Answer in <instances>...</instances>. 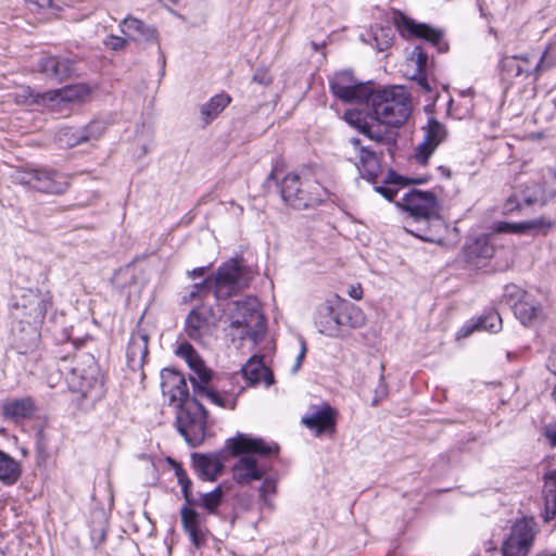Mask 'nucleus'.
<instances>
[{"mask_svg": "<svg viewBox=\"0 0 556 556\" xmlns=\"http://www.w3.org/2000/svg\"><path fill=\"white\" fill-rule=\"evenodd\" d=\"M278 187L285 204L299 211L315 208L329 197L328 190L309 166L287 173L278 182Z\"/></svg>", "mask_w": 556, "mask_h": 556, "instance_id": "obj_1", "label": "nucleus"}, {"mask_svg": "<svg viewBox=\"0 0 556 556\" xmlns=\"http://www.w3.org/2000/svg\"><path fill=\"white\" fill-rule=\"evenodd\" d=\"M231 456H242L232 468L233 479L239 484H249L263 479L266 470L258 466L254 455L262 457L278 456L279 446L269 444L262 438H251L242 433L227 440Z\"/></svg>", "mask_w": 556, "mask_h": 556, "instance_id": "obj_2", "label": "nucleus"}, {"mask_svg": "<svg viewBox=\"0 0 556 556\" xmlns=\"http://www.w3.org/2000/svg\"><path fill=\"white\" fill-rule=\"evenodd\" d=\"M408 217L412 224H422L424 227H405L406 231L422 241L433 242L435 240L432 235L430 223L439 219V201L434 192L412 189L404 194L401 202L396 203Z\"/></svg>", "mask_w": 556, "mask_h": 556, "instance_id": "obj_3", "label": "nucleus"}, {"mask_svg": "<svg viewBox=\"0 0 556 556\" xmlns=\"http://www.w3.org/2000/svg\"><path fill=\"white\" fill-rule=\"evenodd\" d=\"M54 296L48 287L17 288L11 296L10 312L14 319L28 326H41L53 307Z\"/></svg>", "mask_w": 556, "mask_h": 556, "instance_id": "obj_4", "label": "nucleus"}, {"mask_svg": "<svg viewBox=\"0 0 556 556\" xmlns=\"http://www.w3.org/2000/svg\"><path fill=\"white\" fill-rule=\"evenodd\" d=\"M255 271L243 256L238 255L223 262L212 277V293L217 301H226L248 289Z\"/></svg>", "mask_w": 556, "mask_h": 556, "instance_id": "obj_5", "label": "nucleus"}, {"mask_svg": "<svg viewBox=\"0 0 556 556\" xmlns=\"http://www.w3.org/2000/svg\"><path fill=\"white\" fill-rule=\"evenodd\" d=\"M369 101L376 117L387 126L400 127L412 112L410 96L402 86L372 90Z\"/></svg>", "mask_w": 556, "mask_h": 556, "instance_id": "obj_6", "label": "nucleus"}, {"mask_svg": "<svg viewBox=\"0 0 556 556\" xmlns=\"http://www.w3.org/2000/svg\"><path fill=\"white\" fill-rule=\"evenodd\" d=\"M168 464L175 471L177 482L181 486V493L185 498V504L180 508L182 529L188 534L191 544L199 549L205 545L208 530L204 527L205 519L193 508L195 500L192 495V481L181 463L168 458Z\"/></svg>", "mask_w": 556, "mask_h": 556, "instance_id": "obj_7", "label": "nucleus"}, {"mask_svg": "<svg viewBox=\"0 0 556 556\" xmlns=\"http://www.w3.org/2000/svg\"><path fill=\"white\" fill-rule=\"evenodd\" d=\"M230 312V326L241 329L240 339L260 341L266 331V319L262 313L258 299L253 295L235 301Z\"/></svg>", "mask_w": 556, "mask_h": 556, "instance_id": "obj_8", "label": "nucleus"}, {"mask_svg": "<svg viewBox=\"0 0 556 556\" xmlns=\"http://www.w3.org/2000/svg\"><path fill=\"white\" fill-rule=\"evenodd\" d=\"M17 182L40 193L62 195L71 186V176L51 167L25 168L18 172Z\"/></svg>", "mask_w": 556, "mask_h": 556, "instance_id": "obj_9", "label": "nucleus"}, {"mask_svg": "<svg viewBox=\"0 0 556 556\" xmlns=\"http://www.w3.org/2000/svg\"><path fill=\"white\" fill-rule=\"evenodd\" d=\"M391 22L403 39H421L434 47L440 53L448 51V42L444 39L442 29L426 23H419L400 10L392 11Z\"/></svg>", "mask_w": 556, "mask_h": 556, "instance_id": "obj_10", "label": "nucleus"}, {"mask_svg": "<svg viewBox=\"0 0 556 556\" xmlns=\"http://www.w3.org/2000/svg\"><path fill=\"white\" fill-rule=\"evenodd\" d=\"M177 408L176 424L179 433L190 446H199L205 439L207 412L195 399Z\"/></svg>", "mask_w": 556, "mask_h": 556, "instance_id": "obj_11", "label": "nucleus"}, {"mask_svg": "<svg viewBox=\"0 0 556 556\" xmlns=\"http://www.w3.org/2000/svg\"><path fill=\"white\" fill-rule=\"evenodd\" d=\"M329 89L334 98L351 104L369 102L374 90L370 83L358 81L350 71L336 73L329 80Z\"/></svg>", "mask_w": 556, "mask_h": 556, "instance_id": "obj_12", "label": "nucleus"}, {"mask_svg": "<svg viewBox=\"0 0 556 556\" xmlns=\"http://www.w3.org/2000/svg\"><path fill=\"white\" fill-rule=\"evenodd\" d=\"M90 96L91 88L87 84L80 83L36 94L27 87L23 89L22 93L17 94L16 101L23 104H45L58 100L70 103H84Z\"/></svg>", "mask_w": 556, "mask_h": 556, "instance_id": "obj_13", "label": "nucleus"}, {"mask_svg": "<svg viewBox=\"0 0 556 556\" xmlns=\"http://www.w3.org/2000/svg\"><path fill=\"white\" fill-rule=\"evenodd\" d=\"M503 299L514 315L525 326H531L543 319V307L529 292L516 285L506 286Z\"/></svg>", "mask_w": 556, "mask_h": 556, "instance_id": "obj_14", "label": "nucleus"}, {"mask_svg": "<svg viewBox=\"0 0 556 556\" xmlns=\"http://www.w3.org/2000/svg\"><path fill=\"white\" fill-rule=\"evenodd\" d=\"M534 526L532 518L516 520L509 536L503 543V556H528L535 536Z\"/></svg>", "mask_w": 556, "mask_h": 556, "instance_id": "obj_15", "label": "nucleus"}, {"mask_svg": "<svg viewBox=\"0 0 556 556\" xmlns=\"http://www.w3.org/2000/svg\"><path fill=\"white\" fill-rule=\"evenodd\" d=\"M215 327V313L210 304L201 303L193 307L185 321V331L189 339L201 342Z\"/></svg>", "mask_w": 556, "mask_h": 556, "instance_id": "obj_16", "label": "nucleus"}, {"mask_svg": "<svg viewBox=\"0 0 556 556\" xmlns=\"http://www.w3.org/2000/svg\"><path fill=\"white\" fill-rule=\"evenodd\" d=\"M339 413L330 404L324 403L321 406H312L305 414L301 422L316 435H333L337 430Z\"/></svg>", "mask_w": 556, "mask_h": 556, "instance_id": "obj_17", "label": "nucleus"}, {"mask_svg": "<svg viewBox=\"0 0 556 556\" xmlns=\"http://www.w3.org/2000/svg\"><path fill=\"white\" fill-rule=\"evenodd\" d=\"M354 154L356 165L362 178L369 182L376 184L381 172V163L378 154L369 146L363 144L362 140L356 137L349 139Z\"/></svg>", "mask_w": 556, "mask_h": 556, "instance_id": "obj_18", "label": "nucleus"}, {"mask_svg": "<svg viewBox=\"0 0 556 556\" xmlns=\"http://www.w3.org/2000/svg\"><path fill=\"white\" fill-rule=\"evenodd\" d=\"M498 68L502 78L506 81L529 76H534L538 79L542 75L538 62L533 63L528 54L504 55L500 61Z\"/></svg>", "mask_w": 556, "mask_h": 556, "instance_id": "obj_19", "label": "nucleus"}, {"mask_svg": "<svg viewBox=\"0 0 556 556\" xmlns=\"http://www.w3.org/2000/svg\"><path fill=\"white\" fill-rule=\"evenodd\" d=\"M161 379L163 395L168 397L170 405L178 407L190 401L184 374L174 368H164L161 371Z\"/></svg>", "mask_w": 556, "mask_h": 556, "instance_id": "obj_20", "label": "nucleus"}, {"mask_svg": "<svg viewBox=\"0 0 556 556\" xmlns=\"http://www.w3.org/2000/svg\"><path fill=\"white\" fill-rule=\"evenodd\" d=\"M227 455L225 451L210 454H192V466L203 481H215L222 473Z\"/></svg>", "mask_w": 556, "mask_h": 556, "instance_id": "obj_21", "label": "nucleus"}, {"mask_svg": "<svg viewBox=\"0 0 556 556\" xmlns=\"http://www.w3.org/2000/svg\"><path fill=\"white\" fill-rule=\"evenodd\" d=\"M149 356V336L142 329L131 332L126 349V363L130 370H142Z\"/></svg>", "mask_w": 556, "mask_h": 556, "instance_id": "obj_22", "label": "nucleus"}, {"mask_svg": "<svg viewBox=\"0 0 556 556\" xmlns=\"http://www.w3.org/2000/svg\"><path fill=\"white\" fill-rule=\"evenodd\" d=\"M495 253V247L492 238L488 235H481L466 243L464 247V260L472 267H482L490 261Z\"/></svg>", "mask_w": 556, "mask_h": 556, "instance_id": "obj_23", "label": "nucleus"}, {"mask_svg": "<svg viewBox=\"0 0 556 556\" xmlns=\"http://www.w3.org/2000/svg\"><path fill=\"white\" fill-rule=\"evenodd\" d=\"M445 134V127L440 122L435 118L428 121L427 127L425 128L424 141L419 143L415 153L418 163L422 165L428 163L429 157L443 141Z\"/></svg>", "mask_w": 556, "mask_h": 556, "instance_id": "obj_24", "label": "nucleus"}, {"mask_svg": "<svg viewBox=\"0 0 556 556\" xmlns=\"http://www.w3.org/2000/svg\"><path fill=\"white\" fill-rule=\"evenodd\" d=\"M36 413L37 405L31 396L7 400L1 405L2 417L16 425L33 419Z\"/></svg>", "mask_w": 556, "mask_h": 556, "instance_id": "obj_25", "label": "nucleus"}, {"mask_svg": "<svg viewBox=\"0 0 556 556\" xmlns=\"http://www.w3.org/2000/svg\"><path fill=\"white\" fill-rule=\"evenodd\" d=\"M74 379L70 384L73 392L78 393L80 399L93 404L101 400L104 395V386L101 379L92 374H84L76 376L73 371Z\"/></svg>", "mask_w": 556, "mask_h": 556, "instance_id": "obj_26", "label": "nucleus"}, {"mask_svg": "<svg viewBox=\"0 0 556 556\" xmlns=\"http://www.w3.org/2000/svg\"><path fill=\"white\" fill-rule=\"evenodd\" d=\"M334 300L336 318L339 331L340 327L357 329L365 325L366 316L361 307L339 296L338 294L334 295Z\"/></svg>", "mask_w": 556, "mask_h": 556, "instance_id": "obj_27", "label": "nucleus"}, {"mask_svg": "<svg viewBox=\"0 0 556 556\" xmlns=\"http://www.w3.org/2000/svg\"><path fill=\"white\" fill-rule=\"evenodd\" d=\"M38 66L41 73L59 81L70 78L75 71V62L73 60L55 55L41 58Z\"/></svg>", "mask_w": 556, "mask_h": 556, "instance_id": "obj_28", "label": "nucleus"}, {"mask_svg": "<svg viewBox=\"0 0 556 556\" xmlns=\"http://www.w3.org/2000/svg\"><path fill=\"white\" fill-rule=\"evenodd\" d=\"M99 124L91 122L81 128L66 127L60 131V141L65 146L73 148L100 137Z\"/></svg>", "mask_w": 556, "mask_h": 556, "instance_id": "obj_29", "label": "nucleus"}, {"mask_svg": "<svg viewBox=\"0 0 556 556\" xmlns=\"http://www.w3.org/2000/svg\"><path fill=\"white\" fill-rule=\"evenodd\" d=\"M427 181V177L407 179L391 169L384 178L383 185L376 186L375 190L388 201H393L399 192L400 187H404L409 184L421 185L426 184Z\"/></svg>", "mask_w": 556, "mask_h": 556, "instance_id": "obj_30", "label": "nucleus"}, {"mask_svg": "<svg viewBox=\"0 0 556 556\" xmlns=\"http://www.w3.org/2000/svg\"><path fill=\"white\" fill-rule=\"evenodd\" d=\"M243 377L249 381L250 386L264 382L266 387L275 382L273 371L265 366L263 358L252 356L242 367Z\"/></svg>", "mask_w": 556, "mask_h": 556, "instance_id": "obj_31", "label": "nucleus"}, {"mask_svg": "<svg viewBox=\"0 0 556 556\" xmlns=\"http://www.w3.org/2000/svg\"><path fill=\"white\" fill-rule=\"evenodd\" d=\"M503 323L500 314L495 309L485 311L478 319L466 324L460 332L463 336H469L475 331L485 330L491 333H497L502 330Z\"/></svg>", "mask_w": 556, "mask_h": 556, "instance_id": "obj_32", "label": "nucleus"}, {"mask_svg": "<svg viewBox=\"0 0 556 556\" xmlns=\"http://www.w3.org/2000/svg\"><path fill=\"white\" fill-rule=\"evenodd\" d=\"M544 514L543 519L549 522L556 517V468L543 475Z\"/></svg>", "mask_w": 556, "mask_h": 556, "instance_id": "obj_33", "label": "nucleus"}, {"mask_svg": "<svg viewBox=\"0 0 556 556\" xmlns=\"http://www.w3.org/2000/svg\"><path fill=\"white\" fill-rule=\"evenodd\" d=\"M315 324L318 327L319 332L323 334L328 337H339L336 318V304L332 305L330 302H327L323 305L315 317Z\"/></svg>", "mask_w": 556, "mask_h": 556, "instance_id": "obj_34", "label": "nucleus"}, {"mask_svg": "<svg viewBox=\"0 0 556 556\" xmlns=\"http://www.w3.org/2000/svg\"><path fill=\"white\" fill-rule=\"evenodd\" d=\"M231 97L226 92H220L212 97L201 109V118L204 125L214 121L230 103Z\"/></svg>", "mask_w": 556, "mask_h": 556, "instance_id": "obj_35", "label": "nucleus"}, {"mask_svg": "<svg viewBox=\"0 0 556 556\" xmlns=\"http://www.w3.org/2000/svg\"><path fill=\"white\" fill-rule=\"evenodd\" d=\"M176 353L187 361L188 365L199 375L202 382L207 383L211 380V374L206 370L203 362L190 343L184 342L179 344Z\"/></svg>", "mask_w": 556, "mask_h": 556, "instance_id": "obj_36", "label": "nucleus"}, {"mask_svg": "<svg viewBox=\"0 0 556 556\" xmlns=\"http://www.w3.org/2000/svg\"><path fill=\"white\" fill-rule=\"evenodd\" d=\"M20 477V464L13 457L0 451V481L5 485H13Z\"/></svg>", "mask_w": 556, "mask_h": 556, "instance_id": "obj_37", "label": "nucleus"}, {"mask_svg": "<svg viewBox=\"0 0 556 556\" xmlns=\"http://www.w3.org/2000/svg\"><path fill=\"white\" fill-rule=\"evenodd\" d=\"M223 496V488L217 485L213 491L202 494L200 496V501H195L194 505H200L207 511V514L215 515L222 504Z\"/></svg>", "mask_w": 556, "mask_h": 556, "instance_id": "obj_38", "label": "nucleus"}, {"mask_svg": "<svg viewBox=\"0 0 556 556\" xmlns=\"http://www.w3.org/2000/svg\"><path fill=\"white\" fill-rule=\"evenodd\" d=\"M384 125L386 123H382L372 114L370 115L368 124L362 135L377 143H384L388 137V130Z\"/></svg>", "mask_w": 556, "mask_h": 556, "instance_id": "obj_39", "label": "nucleus"}, {"mask_svg": "<svg viewBox=\"0 0 556 556\" xmlns=\"http://www.w3.org/2000/svg\"><path fill=\"white\" fill-rule=\"evenodd\" d=\"M523 226L525 233L534 231L535 233L547 236L555 228V222L545 216H541L531 220H525Z\"/></svg>", "mask_w": 556, "mask_h": 556, "instance_id": "obj_40", "label": "nucleus"}, {"mask_svg": "<svg viewBox=\"0 0 556 556\" xmlns=\"http://www.w3.org/2000/svg\"><path fill=\"white\" fill-rule=\"evenodd\" d=\"M212 291V277L207 276L201 282L193 283L190 287L188 295L184 298L185 303H190L195 300H203Z\"/></svg>", "mask_w": 556, "mask_h": 556, "instance_id": "obj_41", "label": "nucleus"}, {"mask_svg": "<svg viewBox=\"0 0 556 556\" xmlns=\"http://www.w3.org/2000/svg\"><path fill=\"white\" fill-rule=\"evenodd\" d=\"M370 115L365 114L361 110L350 109L344 112V121L358 132L363 134L366 128Z\"/></svg>", "mask_w": 556, "mask_h": 556, "instance_id": "obj_42", "label": "nucleus"}, {"mask_svg": "<svg viewBox=\"0 0 556 556\" xmlns=\"http://www.w3.org/2000/svg\"><path fill=\"white\" fill-rule=\"evenodd\" d=\"M370 115L365 114L361 110L350 109L344 112V121L358 132L363 134L366 128Z\"/></svg>", "mask_w": 556, "mask_h": 556, "instance_id": "obj_43", "label": "nucleus"}, {"mask_svg": "<svg viewBox=\"0 0 556 556\" xmlns=\"http://www.w3.org/2000/svg\"><path fill=\"white\" fill-rule=\"evenodd\" d=\"M554 66H556V36L547 43L543 54L538 61V67H540L542 74Z\"/></svg>", "mask_w": 556, "mask_h": 556, "instance_id": "obj_44", "label": "nucleus"}, {"mask_svg": "<svg viewBox=\"0 0 556 556\" xmlns=\"http://www.w3.org/2000/svg\"><path fill=\"white\" fill-rule=\"evenodd\" d=\"M198 392L200 395L205 396L211 403H213L222 408L235 409V407H236V399H232L231 401H229L215 390L207 389V388H200Z\"/></svg>", "mask_w": 556, "mask_h": 556, "instance_id": "obj_45", "label": "nucleus"}, {"mask_svg": "<svg viewBox=\"0 0 556 556\" xmlns=\"http://www.w3.org/2000/svg\"><path fill=\"white\" fill-rule=\"evenodd\" d=\"M121 27L122 31L127 36H143L147 30V26L142 21L131 16L124 18Z\"/></svg>", "mask_w": 556, "mask_h": 556, "instance_id": "obj_46", "label": "nucleus"}, {"mask_svg": "<svg viewBox=\"0 0 556 556\" xmlns=\"http://www.w3.org/2000/svg\"><path fill=\"white\" fill-rule=\"evenodd\" d=\"M492 230L496 233H525L523 222L520 223H508V222H496L492 225Z\"/></svg>", "mask_w": 556, "mask_h": 556, "instance_id": "obj_47", "label": "nucleus"}, {"mask_svg": "<svg viewBox=\"0 0 556 556\" xmlns=\"http://www.w3.org/2000/svg\"><path fill=\"white\" fill-rule=\"evenodd\" d=\"M277 493V480L274 478H265L260 486V496L263 502L271 507L269 498Z\"/></svg>", "mask_w": 556, "mask_h": 556, "instance_id": "obj_48", "label": "nucleus"}, {"mask_svg": "<svg viewBox=\"0 0 556 556\" xmlns=\"http://www.w3.org/2000/svg\"><path fill=\"white\" fill-rule=\"evenodd\" d=\"M412 56L416 64V72L415 73H427V65H428V53L424 50L422 47L416 46L413 49Z\"/></svg>", "mask_w": 556, "mask_h": 556, "instance_id": "obj_49", "label": "nucleus"}, {"mask_svg": "<svg viewBox=\"0 0 556 556\" xmlns=\"http://www.w3.org/2000/svg\"><path fill=\"white\" fill-rule=\"evenodd\" d=\"M522 203L518 199L517 194L509 195L502 205V214L504 216H510L521 212Z\"/></svg>", "mask_w": 556, "mask_h": 556, "instance_id": "obj_50", "label": "nucleus"}, {"mask_svg": "<svg viewBox=\"0 0 556 556\" xmlns=\"http://www.w3.org/2000/svg\"><path fill=\"white\" fill-rule=\"evenodd\" d=\"M541 434L552 448H556V420L544 424L541 427Z\"/></svg>", "mask_w": 556, "mask_h": 556, "instance_id": "obj_51", "label": "nucleus"}, {"mask_svg": "<svg viewBox=\"0 0 556 556\" xmlns=\"http://www.w3.org/2000/svg\"><path fill=\"white\" fill-rule=\"evenodd\" d=\"M104 46L113 51H119L126 48L127 40L116 35H110L104 39Z\"/></svg>", "mask_w": 556, "mask_h": 556, "instance_id": "obj_52", "label": "nucleus"}, {"mask_svg": "<svg viewBox=\"0 0 556 556\" xmlns=\"http://www.w3.org/2000/svg\"><path fill=\"white\" fill-rule=\"evenodd\" d=\"M252 79L263 86H268L273 83V76L269 70L264 67L257 68Z\"/></svg>", "mask_w": 556, "mask_h": 556, "instance_id": "obj_53", "label": "nucleus"}, {"mask_svg": "<svg viewBox=\"0 0 556 556\" xmlns=\"http://www.w3.org/2000/svg\"><path fill=\"white\" fill-rule=\"evenodd\" d=\"M413 79L417 83L424 92L428 93L432 91V86L427 76V73H415L413 75Z\"/></svg>", "mask_w": 556, "mask_h": 556, "instance_id": "obj_54", "label": "nucleus"}, {"mask_svg": "<svg viewBox=\"0 0 556 556\" xmlns=\"http://www.w3.org/2000/svg\"><path fill=\"white\" fill-rule=\"evenodd\" d=\"M348 294L353 300H357V301L362 300L363 295H364V291H363L362 285L361 283H356V285L350 286V288L348 290Z\"/></svg>", "mask_w": 556, "mask_h": 556, "instance_id": "obj_55", "label": "nucleus"}, {"mask_svg": "<svg viewBox=\"0 0 556 556\" xmlns=\"http://www.w3.org/2000/svg\"><path fill=\"white\" fill-rule=\"evenodd\" d=\"M306 352H307L306 343L304 341H301V350H300L299 355L295 358L293 371H298L300 369V367L302 366L303 359L306 356Z\"/></svg>", "mask_w": 556, "mask_h": 556, "instance_id": "obj_56", "label": "nucleus"}, {"mask_svg": "<svg viewBox=\"0 0 556 556\" xmlns=\"http://www.w3.org/2000/svg\"><path fill=\"white\" fill-rule=\"evenodd\" d=\"M282 167H283V164H282L281 162L277 161V162L273 165L271 170H270V173L268 174V176H267V179H266V180H267V181L276 180V179H277V177H276V176H277V173H278L279 170H281V169H282Z\"/></svg>", "mask_w": 556, "mask_h": 556, "instance_id": "obj_57", "label": "nucleus"}, {"mask_svg": "<svg viewBox=\"0 0 556 556\" xmlns=\"http://www.w3.org/2000/svg\"><path fill=\"white\" fill-rule=\"evenodd\" d=\"M206 273V267L202 266V267H197V268H193L190 273H189V276L192 277V278H195V277H202L204 276Z\"/></svg>", "mask_w": 556, "mask_h": 556, "instance_id": "obj_58", "label": "nucleus"}, {"mask_svg": "<svg viewBox=\"0 0 556 556\" xmlns=\"http://www.w3.org/2000/svg\"><path fill=\"white\" fill-rule=\"evenodd\" d=\"M106 540V532L104 530H102L99 534V539H98V544H102L104 543Z\"/></svg>", "mask_w": 556, "mask_h": 556, "instance_id": "obj_59", "label": "nucleus"}, {"mask_svg": "<svg viewBox=\"0 0 556 556\" xmlns=\"http://www.w3.org/2000/svg\"><path fill=\"white\" fill-rule=\"evenodd\" d=\"M525 203L527 205H531L533 203V200L531 198H527V199H525Z\"/></svg>", "mask_w": 556, "mask_h": 556, "instance_id": "obj_60", "label": "nucleus"}, {"mask_svg": "<svg viewBox=\"0 0 556 556\" xmlns=\"http://www.w3.org/2000/svg\"><path fill=\"white\" fill-rule=\"evenodd\" d=\"M552 397H553V400L556 402V386H555V387H554V389H553Z\"/></svg>", "mask_w": 556, "mask_h": 556, "instance_id": "obj_61", "label": "nucleus"}]
</instances>
